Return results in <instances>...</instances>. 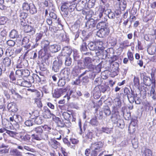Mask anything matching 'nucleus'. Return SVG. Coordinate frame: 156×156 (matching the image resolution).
I'll return each instance as SVG.
<instances>
[{
	"label": "nucleus",
	"instance_id": "obj_1",
	"mask_svg": "<svg viewBox=\"0 0 156 156\" xmlns=\"http://www.w3.org/2000/svg\"><path fill=\"white\" fill-rule=\"evenodd\" d=\"M42 126H39L34 128L32 131L35 134L32 135V139L37 140H47L48 139V134L44 133L42 129Z\"/></svg>",
	"mask_w": 156,
	"mask_h": 156
},
{
	"label": "nucleus",
	"instance_id": "obj_2",
	"mask_svg": "<svg viewBox=\"0 0 156 156\" xmlns=\"http://www.w3.org/2000/svg\"><path fill=\"white\" fill-rule=\"evenodd\" d=\"M50 42L48 40H42L41 43V46L43 49L41 50L38 52L39 57L42 58L45 57V58L48 59L51 56L48 51L49 45Z\"/></svg>",
	"mask_w": 156,
	"mask_h": 156
},
{
	"label": "nucleus",
	"instance_id": "obj_3",
	"mask_svg": "<svg viewBox=\"0 0 156 156\" xmlns=\"http://www.w3.org/2000/svg\"><path fill=\"white\" fill-rule=\"evenodd\" d=\"M95 12V14L97 16V20L100 21V22L97 24V29L105 28H108L107 23L106 22L107 20L106 16L104 15V12Z\"/></svg>",
	"mask_w": 156,
	"mask_h": 156
},
{
	"label": "nucleus",
	"instance_id": "obj_4",
	"mask_svg": "<svg viewBox=\"0 0 156 156\" xmlns=\"http://www.w3.org/2000/svg\"><path fill=\"white\" fill-rule=\"evenodd\" d=\"M23 11L26 12H29L30 13L33 15L36 14L37 12V9L33 3L28 4L27 2L23 3L22 5Z\"/></svg>",
	"mask_w": 156,
	"mask_h": 156
},
{
	"label": "nucleus",
	"instance_id": "obj_5",
	"mask_svg": "<svg viewBox=\"0 0 156 156\" xmlns=\"http://www.w3.org/2000/svg\"><path fill=\"white\" fill-rule=\"evenodd\" d=\"M87 68V66L84 62L79 61L78 62V65L73 68L72 74L74 76H76L81 73V70Z\"/></svg>",
	"mask_w": 156,
	"mask_h": 156
},
{
	"label": "nucleus",
	"instance_id": "obj_6",
	"mask_svg": "<svg viewBox=\"0 0 156 156\" xmlns=\"http://www.w3.org/2000/svg\"><path fill=\"white\" fill-rule=\"evenodd\" d=\"M119 115L116 113L113 114L111 117V119L115 123L117 124V126L121 129L123 128L124 127V121L122 119H119Z\"/></svg>",
	"mask_w": 156,
	"mask_h": 156
},
{
	"label": "nucleus",
	"instance_id": "obj_7",
	"mask_svg": "<svg viewBox=\"0 0 156 156\" xmlns=\"http://www.w3.org/2000/svg\"><path fill=\"white\" fill-rule=\"evenodd\" d=\"M62 57H61V58L60 57H58V60H55L53 62L52 69L55 72H58L60 69L63 63L62 59Z\"/></svg>",
	"mask_w": 156,
	"mask_h": 156
},
{
	"label": "nucleus",
	"instance_id": "obj_8",
	"mask_svg": "<svg viewBox=\"0 0 156 156\" xmlns=\"http://www.w3.org/2000/svg\"><path fill=\"white\" fill-rule=\"evenodd\" d=\"M100 5L98 7H97L96 9V12H100L102 11V12H104L105 9L109 7V5L107 3V0H100Z\"/></svg>",
	"mask_w": 156,
	"mask_h": 156
},
{
	"label": "nucleus",
	"instance_id": "obj_9",
	"mask_svg": "<svg viewBox=\"0 0 156 156\" xmlns=\"http://www.w3.org/2000/svg\"><path fill=\"white\" fill-rule=\"evenodd\" d=\"M85 26L89 31H93L97 29L96 21L93 19H91L87 22Z\"/></svg>",
	"mask_w": 156,
	"mask_h": 156
},
{
	"label": "nucleus",
	"instance_id": "obj_10",
	"mask_svg": "<svg viewBox=\"0 0 156 156\" xmlns=\"http://www.w3.org/2000/svg\"><path fill=\"white\" fill-rule=\"evenodd\" d=\"M100 29L97 32L96 35L101 38L106 37L109 33V30L108 28H104Z\"/></svg>",
	"mask_w": 156,
	"mask_h": 156
},
{
	"label": "nucleus",
	"instance_id": "obj_11",
	"mask_svg": "<svg viewBox=\"0 0 156 156\" xmlns=\"http://www.w3.org/2000/svg\"><path fill=\"white\" fill-rule=\"evenodd\" d=\"M96 73L94 71L91 70V68H90L83 72L79 76V78H80L84 75L88 74L89 75V78L93 80L96 76Z\"/></svg>",
	"mask_w": 156,
	"mask_h": 156
},
{
	"label": "nucleus",
	"instance_id": "obj_12",
	"mask_svg": "<svg viewBox=\"0 0 156 156\" xmlns=\"http://www.w3.org/2000/svg\"><path fill=\"white\" fill-rule=\"evenodd\" d=\"M22 79H17L16 84L21 86L25 87H29L31 86V84L30 81Z\"/></svg>",
	"mask_w": 156,
	"mask_h": 156
},
{
	"label": "nucleus",
	"instance_id": "obj_13",
	"mask_svg": "<svg viewBox=\"0 0 156 156\" xmlns=\"http://www.w3.org/2000/svg\"><path fill=\"white\" fill-rule=\"evenodd\" d=\"M104 145L103 144L101 141H98L91 144L90 147V149H93L99 151Z\"/></svg>",
	"mask_w": 156,
	"mask_h": 156
},
{
	"label": "nucleus",
	"instance_id": "obj_14",
	"mask_svg": "<svg viewBox=\"0 0 156 156\" xmlns=\"http://www.w3.org/2000/svg\"><path fill=\"white\" fill-rule=\"evenodd\" d=\"M67 89L66 88L56 89L55 90L53 93V96L56 98H59L64 93L66 92Z\"/></svg>",
	"mask_w": 156,
	"mask_h": 156
},
{
	"label": "nucleus",
	"instance_id": "obj_15",
	"mask_svg": "<svg viewBox=\"0 0 156 156\" xmlns=\"http://www.w3.org/2000/svg\"><path fill=\"white\" fill-rule=\"evenodd\" d=\"M70 73V69L68 68H65L61 70L60 72V75L62 77L69 80L68 77Z\"/></svg>",
	"mask_w": 156,
	"mask_h": 156
},
{
	"label": "nucleus",
	"instance_id": "obj_16",
	"mask_svg": "<svg viewBox=\"0 0 156 156\" xmlns=\"http://www.w3.org/2000/svg\"><path fill=\"white\" fill-rule=\"evenodd\" d=\"M31 42L30 41L29 39L27 37H24L22 41V45L24 47L25 49L29 48L30 46Z\"/></svg>",
	"mask_w": 156,
	"mask_h": 156
},
{
	"label": "nucleus",
	"instance_id": "obj_17",
	"mask_svg": "<svg viewBox=\"0 0 156 156\" xmlns=\"http://www.w3.org/2000/svg\"><path fill=\"white\" fill-rule=\"evenodd\" d=\"M72 51V50L69 47L66 46L63 48L62 50L61 55L62 56L70 55Z\"/></svg>",
	"mask_w": 156,
	"mask_h": 156
},
{
	"label": "nucleus",
	"instance_id": "obj_18",
	"mask_svg": "<svg viewBox=\"0 0 156 156\" xmlns=\"http://www.w3.org/2000/svg\"><path fill=\"white\" fill-rule=\"evenodd\" d=\"M88 47L91 50L95 51L97 55H99V52H98L97 46L96 44V42H90L88 44Z\"/></svg>",
	"mask_w": 156,
	"mask_h": 156
},
{
	"label": "nucleus",
	"instance_id": "obj_19",
	"mask_svg": "<svg viewBox=\"0 0 156 156\" xmlns=\"http://www.w3.org/2000/svg\"><path fill=\"white\" fill-rule=\"evenodd\" d=\"M43 114V117L46 119L50 118L51 115H53L51 113L50 110L46 107H44Z\"/></svg>",
	"mask_w": 156,
	"mask_h": 156
},
{
	"label": "nucleus",
	"instance_id": "obj_20",
	"mask_svg": "<svg viewBox=\"0 0 156 156\" xmlns=\"http://www.w3.org/2000/svg\"><path fill=\"white\" fill-rule=\"evenodd\" d=\"M156 14V12L152 10L149 14H147V16L144 18V20L145 22H147L150 20H153Z\"/></svg>",
	"mask_w": 156,
	"mask_h": 156
},
{
	"label": "nucleus",
	"instance_id": "obj_21",
	"mask_svg": "<svg viewBox=\"0 0 156 156\" xmlns=\"http://www.w3.org/2000/svg\"><path fill=\"white\" fill-rule=\"evenodd\" d=\"M48 144L52 148L55 149H56L60 146V143L54 138L51 139L49 141Z\"/></svg>",
	"mask_w": 156,
	"mask_h": 156
},
{
	"label": "nucleus",
	"instance_id": "obj_22",
	"mask_svg": "<svg viewBox=\"0 0 156 156\" xmlns=\"http://www.w3.org/2000/svg\"><path fill=\"white\" fill-rule=\"evenodd\" d=\"M104 12H105V13L104 14V15H105L106 16L107 15L109 19H113L115 17V13L112 12L110 9H105Z\"/></svg>",
	"mask_w": 156,
	"mask_h": 156
},
{
	"label": "nucleus",
	"instance_id": "obj_23",
	"mask_svg": "<svg viewBox=\"0 0 156 156\" xmlns=\"http://www.w3.org/2000/svg\"><path fill=\"white\" fill-rule=\"evenodd\" d=\"M61 49L59 45L56 44H53L49 46L48 51H50L52 53L57 52Z\"/></svg>",
	"mask_w": 156,
	"mask_h": 156
},
{
	"label": "nucleus",
	"instance_id": "obj_24",
	"mask_svg": "<svg viewBox=\"0 0 156 156\" xmlns=\"http://www.w3.org/2000/svg\"><path fill=\"white\" fill-rule=\"evenodd\" d=\"M69 6L68 3L67 2L63 4L61 7V10L63 14L64 15L67 16L68 14V7Z\"/></svg>",
	"mask_w": 156,
	"mask_h": 156
},
{
	"label": "nucleus",
	"instance_id": "obj_25",
	"mask_svg": "<svg viewBox=\"0 0 156 156\" xmlns=\"http://www.w3.org/2000/svg\"><path fill=\"white\" fill-rule=\"evenodd\" d=\"M92 93L94 98L95 99L99 98L101 95V91L98 87H95L92 91Z\"/></svg>",
	"mask_w": 156,
	"mask_h": 156
},
{
	"label": "nucleus",
	"instance_id": "obj_26",
	"mask_svg": "<svg viewBox=\"0 0 156 156\" xmlns=\"http://www.w3.org/2000/svg\"><path fill=\"white\" fill-rule=\"evenodd\" d=\"M84 62L87 66V68L88 69L91 68V67H94L93 65L91 64L92 59L90 57H85Z\"/></svg>",
	"mask_w": 156,
	"mask_h": 156
},
{
	"label": "nucleus",
	"instance_id": "obj_27",
	"mask_svg": "<svg viewBox=\"0 0 156 156\" xmlns=\"http://www.w3.org/2000/svg\"><path fill=\"white\" fill-rule=\"evenodd\" d=\"M24 31L25 33H30L33 34L35 33V29L32 26L28 25L24 27Z\"/></svg>",
	"mask_w": 156,
	"mask_h": 156
},
{
	"label": "nucleus",
	"instance_id": "obj_28",
	"mask_svg": "<svg viewBox=\"0 0 156 156\" xmlns=\"http://www.w3.org/2000/svg\"><path fill=\"white\" fill-rule=\"evenodd\" d=\"M7 108L9 110H10L13 112H16L17 109L15 103H10L8 104Z\"/></svg>",
	"mask_w": 156,
	"mask_h": 156
},
{
	"label": "nucleus",
	"instance_id": "obj_29",
	"mask_svg": "<svg viewBox=\"0 0 156 156\" xmlns=\"http://www.w3.org/2000/svg\"><path fill=\"white\" fill-rule=\"evenodd\" d=\"M147 51L149 54L153 55L156 52V45H151L148 47Z\"/></svg>",
	"mask_w": 156,
	"mask_h": 156
},
{
	"label": "nucleus",
	"instance_id": "obj_30",
	"mask_svg": "<svg viewBox=\"0 0 156 156\" xmlns=\"http://www.w3.org/2000/svg\"><path fill=\"white\" fill-rule=\"evenodd\" d=\"M137 94H135L133 91H132V94L127 97L130 103H133L136 99L137 98Z\"/></svg>",
	"mask_w": 156,
	"mask_h": 156
},
{
	"label": "nucleus",
	"instance_id": "obj_31",
	"mask_svg": "<svg viewBox=\"0 0 156 156\" xmlns=\"http://www.w3.org/2000/svg\"><path fill=\"white\" fill-rule=\"evenodd\" d=\"M114 103L115 105V107L114 106V110L115 112H116V110L118 109L121 107V101L119 98H116L114 99Z\"/></svg>",
	"mask_w": 156,
	"mask_h": 156
},
{
	"label": "nucleus",
	"instance_id": "obj_32",
	"mask_svg": "<svg viewBox=\"0 0 156 156\" xmlns=\"http://www.w3.org/2000/svg\"><path fill=\"white\" fill-rule=\"evenodd\" d=\"M72 92V91H70L69 92V94L68 93L66 94V95L64 96H63V97L65 99L63 100H60L58 101V103L59 104H64L65 103V100L66 99L67 100V101H68L70 98V96Z\"/></svg>",
	"mask_w": 156,
	"mask_h": 156
},
{
	"label": "nucleus",
	"instance_id": "obj_33",
	"mask_svg": "<svg viewBox=\"0 0 156 156\" xmlns=\"http://www.w3.org/2000/svg\"><path fill=\"white\" fill-rule=\"evenodd\" d=\"M19 36L18 32L15 30H12L10 32L9 36L11 38H16Z\"/></svg>",
	"mask_w": 156,
	"mask_h": 156
},
{
	"label": "nucleus",
	"instance_id": "obj_34",
	"mask_svg": "<svg viewBox=\"0 0 156 156\" xmlns=\"http://www.w3.org/2000/svg\"><path fill=\"white\" fill-rule=\"evenodd\" d=\"M99 88L100 90L101 91V92H102L103 93H104L107 91H109L110 90L109 87L106 85H101Z\"/></svg>",
	"mask_w": 156,
	"mask_h": 156
},
{
	"label": "nucleus",
	"instance_id": "obj_35",
	"mask_svg": "<svg viewBox=\"0 0 156 156\" xmlns=\"http://www.w3.org/2000/svg\"><path fill=\"white\" fill-rule=\"evenodd\" d=\"M143 81L145 85L149 86L152 83V81L149 77L145 76L143 77Z\"/></svg>",
	"mask_w": 156,
	"mask_h": 156
},
{
	"label": "nucleus",
	"instance_id": "obj_36",
	"mask_svg": "<svg viewBox=\"0 0 156 156\" xmlns=\"http://www.w3.org/2000/svg\"><path fill=\"white\" fill-rule=\"evenodd\" d=\"M101 65L100 64H99L97 66L93 65L94 67H91V70L94 71L96 73H98L101 71Z\"/></svg>",
	"mask_w": 156,
	"mask_h": 156
},
{
	"label": "nucleus",
	"instance_id": "obj_37",
	"mask_svg": "<svg viewBox=\"0 0 156 156\" xmlns=\"http://www.w3.org/2000/svg\"><path fill=\"white\" fill-rule=\"evenodd\" d=\"M142 156H152V151L149 149L146 148L142 152Z\"/></svg>",
	"mask_w": 156,
	"mask_h": 156
},
{
	"label": "nucleus",
	"instance_id": "obj_38",
	"mask_svg": "<svg viewBox=\"0 0 156 156\" xmlns=\"http://www.w3.org/2000/svg\"><path fill=\"white\" fill-rule=\"evenodd\" d=\"M3 64L5 66H9L11 63L10 59L8 57H6L3 60Z\"/></svg>",
	"mask_w": 156,
	"mask_h": 156
},
{
	"label": "nucleus",
	"instance_id": "obj_39",
	"mask_svg": "<svg viewBox=\"0 0 156 156\" xmlns=\"http://www.w3.org/2000/svg\"><path fill=\"white\" fill-rule=\"evenodd\" d=\"M43 118L42 116H38L34 119L35 122L38 125L41 124L43 121Z\"/></svg>",
	"mask_w": 156,
	"mask_h": 156
},
{
	"label": "nucleus",
	"instance_id": "obj_40",
	"mask_svg": "<svg viewBox=\"0 0 156 156\" xmlns=\"http://www.w3.org/2000/svg\"><path fill=\"white\" fill-rule=\"evenodd\" d=\"M120 45L122 46L120 47V48L123 50L129 46V42L127 40H125L121 43Z\"/></svg>",
	"mask_w": 156,
	"mask_h": 156
},
{
	"label": "nucleus",
	"instance_id": "obj_41",
	"mask_svg": "<svg viewBox=\"0 0 156 156\" xmlns=\"http://www.w3.org/2000/svg\"><path fill=\"white\" fill-rule=\"evenodd\" d=\"M10 153L12 155L16 156H22V153L16 149H14L10 151Z\"/></svg>",
	"mask_w": 156,
	"mask_h": 156
},
{
	"label": "nucleus",
	"instance_id": "obj_42",
	"mask_svg": "<svg viewBox=\"0 0 156 156\" xmlns=\"http://www.w3.org/2000/svg\"><path fill=\"white\" fill-rule=\"evenodd\" d=\"M20 139L22 141H28L30 140V136L29 135L26 134L24 136H20Z\"/></svg>",
	"mask_w": 156,
	"mask_h": 156
},
{
	"label": "nucleus",
	"instance_id": "obj_43",
	"mask_svg": "<svg viewBox=\"0 0 156 156\" xmlns=\"http://www.w3.org/2000/svg\"><path fill=\"white\" fill-rule=\"evenodd\" d=\"M29 114L30 115V117L31 119H34L36 117L39 115V112L37 110H35L31 112H30Z\"/></svg>",
	"mask_w": 156,
	"mask_h": 156
},
{
	"label": "nucleus",
	"instance_id": "obj_44",
	"mask_svg": "<svg viewBox=\"0 0 156 156\" xmlns=\"http://www.w3.org/2000/svg\"><path fill=\"white\" fill-rule=\"evenodd\" d=\"M96 2V0H89L87 3V7L89 8L93 7Z\"/></svg>",
	"mask_w": 156,
	"mask_h": 156
},
{
	"label": "nucleus",
	"instance_id": "obj_45",
	"mask_svg": "<svg viewBox=\"0 0 156 156\" xmlns=\"http://www.w3.org/2000/svg\"><path fill=\"white\" fill-rule=\"evenodd\" d=\"M22 71V69H18L16 71V75L17 80V79H23Z\"/></svg>",
	"mask_w": 156,
	"mask_h": 156
},
{
	"label": "nucleus",
	"instance_id": "obj_46",
	"mask_svg": "<svg viewBox=\"0 0 156 156\" xmlns=\"http://www.w3.org/2000/svg\"><path fill=\"white\" fill-rule=\"evenodd\" d=\"M136 124V123L135 122H134L132 121L131 122L130 124L129 125V126L128 130L130 132V133H134L135 130V128H133V130H131L132 127H135Z\"/></svg>",
	"mask_w": 156,
	"mask_h": 156
},
{
	"label": "nucleus",
	"instance_id": "obj_47",
	"mask_svg": "<svg viewBox=\"0 0 156 156\" xmlns=\"http://www.w3.org/2000/svg\"><path fill=\"white\" fill-rule=\"evenodd\" d=\"M66 80L67 79L62 77L61 78L58 83V86L60 87L63 86L66 83Z\"/></svg>",
	"mask_w": 156,
	"mask_h": 156
},
{
	"label": "nucleus",
	"instance_id": "obj_48",
	"mask_svg": "<svg viewBox=\"0 0 156 156\" xmlns=\"http://www.w3.org/2000/svg\"><path fill=\"white\" fill-rule=\"evenodd\" d=\"M51 89V87L50 86H44L42 87V91L46 94L49 93Z\"/></svg>",
	"mask_w": 156,
	"mask_h": 156
},
{
	"label": "nucleus",
	"instance_id": "obj_49",
	"mask_svg": "<svg viewBox=\"0 0 156 156\" xmlns=\"http://www.w3.org/2000/svg\"><path fill=\"white\" fill-rule=\"evenodd\" d=\"M73 55L75 60H78L79 58L80 55H79L76 49L73 50Z\"/></svg>",
	"mask_w": 156,
	"mask_h": 156
},
{
	"label": "nucleus",
	"instance_id": "obj_50",
	"mask_svg": "<svg viewBox=\"0 0 156 156\" xmlns=\"http://www.w3.org/2000/svg\"><path fill=\"white\" fill-rule=\"evenodd\" d=\"M104 112L106 116H109L111 113L110 108L108 106H106L104 108Z\"/></svg>",
	"mask_w": 156,
	"mask_h": 156
},
{
	"label": "nucleus",
	"instance_id": "obj_51",
	"mask_svg": "<svg viewBox=\"0 0 156 156\" xmlns=\"http://www.w3.org/2000/svg\"><path fill=\"white\" fill-rule=\"evenodd\" d=\"M43 32H40L37 33L36 34L35 41L36 42L41 40L43 36Z\"/></svg>",
	"mask_w": 156,
	"mask_h": 156
},
{
	"label": "nucleus",
	"instance_id": "obj_52",
	"mask_svg": "<svg viewBox=\"0 0 156 156\" xmlns=\"http://www.w3.org/2000/svg\"><path fill=\"white\" fill-rule=\"evenodd\" d=\"M28 16V13L24 12H21L19 15L20 20H25Z\"/></svg>",
	"mask_w": 156,
	"mask_h": 156
},
{
	"label": "nucleus",
	"instance_id": "obj_53",
	"mask_svg": "<svg viewBox=\"0 0 156 156\" xmlns=\"http://www.w3.org/2000/svg\"><path fill=\"white\" fill-rule=\"evenodd\" d=\"M72 63V59L70 57L66 58L65 59V64L66 66H70Z\"/></svg>",
	"mask_w": 156,
	"mask_h": 156
},
{
	"label": "nucleus",
	"instance_id": "obj_54",
	"mask_svg": "<svg viewBox=\"0 0 156 156\" xmlns=\"http://www.w3.org/2000/svg\"><path fill=\"white\" fill-rule=\"evenodd\" d=\"M62 116L66 120L69 121L70 117V114L67 112H65L62 113Z\"/></svg>",
	"mask_w": 156,
	"mask_h": 156
},
{
	"label": "nucleus",
	"instance_id": "obj_55",
	"mask_svg": "<svg viewBox=\"0 0 156 156\" xmlns=\"http://www.w3.org/2000/svg\"><path fill=\"white\" fill-rule=\"evenodd\" d=\"M85 138L87 140L91 141L93 138L92 133L89 131L88 132L85 136Z\"/></svg>",
	"mask_w": 156,
	"mask_h": 156
},
{
	"label": "nucleus",
	"instance_id": "obj_56",
	"mask_svg": "<svg viewBox=\"0 0 156 156\" xmlns=\"http://www.w3.org/2000/svg\"><path fill=\"white\" fill-rule=\"evenodd\" d=\"M131 142L132 144L133 147L134 148L136 149V148L138 146V140L134 138L133 139Z\"/></svg>",
	"mask_w": 156,
	"mask_h": 156
},
{
	"label": "nucleus",
	"instance_id": "obj_57",
	"mask_svg": "<svg viewBox=\"0 0 156 156\" xmlns=\"http://www.w3.org/2000/svg\"><path fill=\"white\" fill-rule=\"evenodd\" d=\"M2 148H0V153L2 154L7 153L9 152V149L7 148H5V146L2 145Z\"/></svg>",
	"mask_w": 156,
	"mask_h": 156
},
{
	"label": "nucleus",
	"instance_id": "obj_58",
	"mask_svg": "<svg viewBox=\"0 0 156 156\" xmlns=\"http://www.w3.org/2000/svg\"><path fill=\"white\" fill-rule=\"evenodd\" d=\"M127 55L128 58L130 61V62L132 63V62L133 61L134 59V58L132 53L130 51H128L127 53Z\"/></svg>",
	"mask_w": 156,
	"mask_h": 156
},
{
	"label": "nucleus",
	"instance_id": "obj_59",
	"mask_svg": "<svg viewBox=\"0 0 156 156\" xmlns=\"http://www.w3.org/2000/svg\"><path fill=\"white\" fill-rule=\"evenodd\" d=\"M90 124L92 125L97 126L98 124V122L97 120L96 117L92 119L90 122Z\"/></svg>",
	"mask_w": 156,
	"mask_h": 156
},
{
	"label": "nucleus",
	"instance_id": "obj_60",
	"mask_svg": "<svg viewBox=\"0 0 156 156\" xmlns=\"http://www.w3.org/2000/svg\"><path fill=\"white\" fill-rule=\"evenodd\" d=\"M15 122L17 123L23 121L21 116L19 115H15Z\"/></svg>",
	"mask_w": 156,
	"mask_h": 156
},
{
	"label": "nucleus",
	"instance_id": "obj_61",
	"mask_svg": "<svg viewBox=\"0 0 156 156\" xmlns=\"http://www.w3.org/2000/svg\"><path fill=\"white\" fill-rule=\"evenodd\" d=\"M22 77H27L29 76L30 74V72L28 69H22Z\"/></svg>",
	"mask_w": 156,
	"mask_h": 156
},
{
	"label": "nucleus",
	"instance_id": "obj_62",
	"mask_svg": "<svg viewBox=\"0 0 156 156\" xmlns=\"http://www.w3.org/2000/svg\"><path fill=\"white\" fill-rule=\"evenodd\" d=\"M7 21V18L5 16H0V25H4Z\"/></svg>",
	"mask_w": 156,
	"mask_h": 156
},
{
	"label": "nucleus",
	"instance_id": "obj_63",
	"mask_svg": "<svg viewBox=\"0 0 156 156\" xmlns=\"http://www.w3.org/2000/svg\"><path fill=\"white\" fill-rule=\"evenodd\" d=\"M101 131L103 132L108 134L111 133V132L112 131V129L111 128H108L107 127H103L101 128Z\"/></svg>",
	"mask_w": 156,
	"mask_h": 156
},
{
	"label": "nucleus",
	"instance_id": "obj_64",
	"mask_svg": "<svg viewBox=\"0 0 156 156\" xmlns=\"http://www.w3.org/2000/svg\"><path fill=\"white\" fill-rule=\"evenodd\" d=\"M150 6L152 11L156 12V0H154L153 2L151 3Z\"/></svg>",
	"mask_w": 156,
	"mask_h": 156
}]
</instances>
